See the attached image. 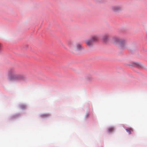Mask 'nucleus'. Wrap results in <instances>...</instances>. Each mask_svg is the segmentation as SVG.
Instances as JSON below:
<instances>
[{"instance_id":"f257e3e1","label":"nucleus","mask_w":147,"mask_h":147,"mask_svg":"<svg viewBox=\"0 0 147 147\" xmlns=\"http://www.w3.org/2000/svg\"><path fill=\"white\" fill-rule=\"evenodd\" d=\"M113 43L118 45L121 49H124L127 47V44L126 40L125 39H121L117 37H114L111 40Z\"/></svg>"},{"instance_id":"f03ea898","label":"nucleus","mask_w":147,"mask_h":147,"mask_svg":"<svg viewBox=\"0 0 147 147\" xmlns=\"http://www.w3.org/2000/svg\"><path fill=\"white\" fill-rule=\"evenodd\" d=\"M17 71L14 69L10 70L8 73V78L10 81L24 80L25 77L21 75L18 74Z\"/></svg>"},{"instance_id":"7ed1b4c3","label":"nucleus","mask_w":147,"mask_h":147,"mask_svg":"<svg viewBox=\"0 0 147 147\" xmlns=\"http://www.w3.org/2000/svg\"><path fill=\"white\" fill-rule=\"evenodd\" d=\"M67 45L71 49L75 51H80L84 49L80 44H76L75 42L72 40H69L67 42Z\"/></svg>"},{"instance_id":"20e7f679","label":"nucleus","mask_w":147,"mask_h":147,"mask_svg":"<svg viewBox=\"0 0 147 147\" xmlns=\"http://www.w3.org/2000/svg\"><path fill=\"white\" fill-rule=\"evenodd\" d=\"M85 42L87 45L89 47H91L93 45V41L91 39L87 40Z\"/></svg>"},{"instance_id":"39448f33","label":"nucleus","mask_w":147,"mask_h":147,"mask_svg":"<svg viewBox=\"0 0 147 147\" xmlns=\"http://www.w3.org/2000/svg\"><path fill=\"white\" fill-rule=\"evenodd\" d=\"M98 39V35H94L91 36L90 39L93 42L97 41Z\"/></svg>"},{"instance_id":"423d86ee","label":"nucleus","mask_w":147,"mask_h":147,"mask_svg":"<svg viewBox=\"0 0 147 147\" xmlns=\"http://www.w3.org/2000/svg\"><path fill=\"white\" fill-rule=\"evenodd\" d=\"M112 9L113 11L115 12L119 11L121 9L120 7L117 6H113L112 7Z\"/></svg>"},{"instance_id":"0eeeda50","label":"nucleus","mask_w":147,"mask_h":147,"mask_svg":"<svg viewBox=\"0 0 147 147\" xmlns=\"http://www.w3.org/2000/svg\"><path fill=\"white\" fill-rule=\"evenodd\" d=\"M102 40L105 42H107L109 39V36L108 35H105L103 36Z\"/></svg>"},{"instance_id":"6e6552de","label":"nucleus","mask_w":147,"mask_h":147,"mask_svg":"<svg viewBox=\"0 0 147 147\" xmlns=\"http://www.w3.org/2000/svg\"><path fill=\"white\" fill-rule=\"evenodd\" d=\"M114 128L112 127H109L108 129V131L109 132H111L114 130Z\"/></svg>"},{"instance_id":"1a4fd4ad","label":"nucleus","mask_w":147,"mask_h":147,"mask_svg":"<svg viewBox=\"0 0 147 147\" xmlns=\"http://www.w3.org/2000/svg\"><path fill=\"white\" fill-rule=\"evenodd\" d=\"M126 130L129 133V134H131V132L133 131V130L131 129H126Z\"/></svg>"},{"instance_id":"9d476101","label":"nucleus","mask_w":147,"mask_h":147,"mask_svg":"<svg viewBox=\"0 0 147 147\" xmlns=\"http://www.w3.org/2000/svg\"><path fill=\"white\" fill-rule=\"evenodd\" d=\"M21 107L23 109L25 107V106L24 105H22L21 106Z\"/></svg>"},{"instance_id":"9b49d317","label":"nucleus","mask_w":147,"mask_h":147,"mask_svg":"<svg viewBox=\"0 0 147 147\" xmlns=\"http://www.w3.org/2000/svg\"><path fill=\"white\" fill-rule=\"evenodd\" d=\"M1 47H2V45H1V44L0 43V51L1 50Z\"/></svg>"},{"instance_id":"f8f14e48","label":"nucleus","mask_w":147,"mask_h":147,"mask_svg":"<svg viewBox=\"0 0 147 147\" xmlns=\"http://www.w3.org/2000/svg\"><path fill=\"white\" fill-rule=\"evenodd\" d=\"M45 115L46 116H48V115H47V114H46Z\"/></svg>"}]
</instances>
